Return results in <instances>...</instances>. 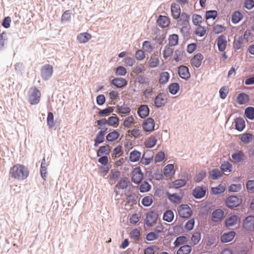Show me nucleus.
Here are the masks:
<instances>
[{
    "label": "nucleus",
    "instance_id": "1",
    "mask_svg": "<svg viewBox=\"0 0 254 254\" xmlns=\"http://www.w3.org/2000/svg\"><path fill=\"white\" fill-rule=\"evenodd\" d=\"M9 173L12 179L17 181H23L29 176V170L24 165L16 164L10 168Z\"/></svg>",
    "mask_w": 254,
    "mask_h": 254
},
{
    "label": "nucleus",
    "instance_id": "2",
    "mask_svg": "<svg viewBox=\"0 0 254 254\" xmlns=\"http://www.w3.org/2000/svg\"><path fill=\"white\" fill-rule=\"evenodd\" d=\"M41 97V91L35 86L31 87L28 92V100L32 105H37L40 103Z\"/></svg>",
    "mask_w": 254,
    "mask_h": 254
},
{
    "label": "nucleus",
    "instance_id": "3",
    "mask_svg": "<svg viewBox=\"0 0 254 254\" xmlns=\"http://www.w3.org/2000/svg\"><path fill=\"white\" fill-rule=\"evenodd\" d=\"M158 215L154 211H150L145 214L144 223L148 227H151L154 225L157 221Z\"/></svg>",
    "mask_w": 254,
    "mask_h": 254
},
{
    "label": "nucleus",
    "instance_id": "4",
    "mask_svg": "<svg viewBox=\"0 0 254 254\" xmlns=\"http://www.w3.org/2000/svg\"><path fill=\"white\" fill-rule=\"evenodd\" d=\"M53 73V67L51 64H45L41 68V76L44 80H47L50 78L52 76Z\"/></svg>",
    "mask_w": 254,
    "mask_h": 254
},
{
    "label": "nucleus",
    "instance_id": "5",
    "mask_svg": "<svg viewBox=\"0 0 254 254\" xmlns=\"http://www.w3.org/2000/svg\"><path fill=\"white\" fill-rule=\"evenodd\" d=\"M144 175L140 167H136L132 172V181L136 184H139L143 179Z\"/></svg>",
    "mask_w": 254,
    "mask_h": 254
},
{
    "label": "nucleus",
    "instance_id": "6",
    "mask_svg": "<svg viewBox=\"0 0 254 254\" xmlns=\"http://www.w3.org/2000/svg\"><path fill=\"white\" fill-rule=\"evenodd\" d=\"M179 215L183 218L189 217L192 213L190 208L187 204H182L178 208Z\"/></svg>",
    "mask_w": 254,
    "mask_h": 254
},
{
    "label": "nucleus",
    "instance_id": "7",
    "mask_svg": "<svg viewBox=\"0 0 254 254\" xmlns=\"http://www.w3.org/2000/svg\"><path fill=\"white\" fill-rule=\"evenodd\" d=\"M243 228L248 231H254V216H248L244 220Z\"/></svg>",
    "mask_w": 254,
    "mask_h": 254
},
{
    "label": "nucleus",
    "instance_id": "8",
    "mask_svg": "<svg viewBox=\"0 0 254 254\" xmlns=\"http://www.w3.org/2000/svg\"><path fill=\"white\" fill-rule=\"evenodd\" d=\"M242 203V200L236 196H230L227 198L226 203L229 208L236 207Z\"/></svg>",
    "mask_w": 254,
    "mask_h": 254
},
{
    "label": "nucleus",
    "instance_id": "9",
    "mask_svg": "<svg viewBox=\"0 0 254 254\" xmlns=\"http://www.w3.org/2000/svg\"><path fill=\"white\" fill-rule=\"evenodd\" d=\"M155 122L151 118L145 120L142 123V127L145 132H151L154 129Z\"/></svg>",
    "mask_w": 254,
    "mask_h": 254
},
{
    "label": "nucleus",
    "instance_id": "10",
    "mask_svg": "<svg viewBox=\"0 0 254 254\" xmlns=\"http://www.w3.org/2000/svg\"><path fill=\"white\" fill-rule=\"evenodd\" d=\"M167 96L164 93L159 94L154 99V104L157 107H161L165 105L167 102Z\"/></svg>",
    "mask_w": 254,
    "mask_h": 254
},
{
    "label": "nucleus",
    "instance_id": "11",
    "mask_svg": "<svg viewBox=\"0 0 254 254\" xmlns=\"http://www.w3.org/2000/svg\"><path fill=\"white\" fill-rule=\"evenodd\" d=\"M108 128L107 127L102 128L101 130L97 134L96 138L94 140V146H97L99 144L104 141V135L106 134Z\"/></svg>",
    "mask_w": 254,
    "mask_h": 254
},
{
    "label": "nucleus",
    "instance_id": "12",
    "mask_svg": "<svg viewBox=\"0 0 254 254\" xmlns=\"http://www.w3.org/2000/svg\"><path fill=\"white\" fill-rule=\"evenodd\" d=\"M178 74L181 78L188 79L190 76L189 68L185 65H181L178 67Z\"/></svg>",
    "mask_w": 254,
    "mask_h": 254
},
{
    "label": "nucleus",
    "instance_id": "13",
    "mask_svg": "<svg viewBox=\"0 0 254 254\" xmlns=\"http://www.w3.org/2000/svg\"><path fill=\"white\" fill-rule=\"evenodd\" d=\"M203 59V56L201 53H197L193 57L190 61L191 65L196 67H200Z\"/></svg>",
    "mask_w": 254,
    "mask_h": 254
},
{
    "label": "nucleus",
    "instance_id": "14",
    "mask_svg": "<svg viewBox=\"0 0 254 254\" xmlns=\"http://www.w3.org/2000/svg\"><path fill=\"white\" fill-rule=\"evenodd\" d=\"M153 153L149 151L144 153L141 159L140 163L144 165H149L153 160Z\"/></svg>",
    "mask_w": 254,
    "mask_h": 254
},
{
    "label": "nucleus",
    "instance_id": "15",
    "mask_svg": "<svg viewBox=\"0 0 254 254\" xmlns=\"http://www.w3.org/2000/svg\"><path fill=\"white\" fill-rule=\"evenodd\" d=\"M226 37L223 35L219 36L217 39V45L219 51L223 52L226 48L227 45Z\"/></svg>",
    "mask_w": 254,
    "mask_h": 254
},
{
    "label": "nucleus",
    "instance_id": "16",
    "mask_svg": "<svg viewBox=\"0 0 254 254\" xmlns=\"http://www.w3.org/2000/svg\"><path fill=\"white\" fill-rule=\"evenodd\" d=\"M232 158L235 163L243 162L246 159V156L242 151L237 150L232 154Z\"/></svg>",
    "mask_w": 254,
    "mask_h": 254
},
{
    "label": "nucleus",
    "instance_id": "17",
    "mask_svg": "<svg viewBox=\"0 0 254 254\" xmlns=\"http://www.w3.org/2000/svg\"><path fill=\"white\" fill-rule=\"evenodd\" d=\"M171 14L172 17L175 19H178L181 14V8L179 4L173 2L172 3L171 7Z\"/></svg>",
    "mask_w": 254,
    "mask_h": 254
},
{
    "label": "nucleus",
    "instance_id": "18",
    "mask_svg": "<svg viewBox=\"0 0 254 254\" xmlns=\"http://www.w3.org/2000/svg\"><path fill=\"white\" fill-rule=\"evenodd\" d=\"M177 19V23L179 25L186 26L189 22L190 15L185 12H182Z\"/></svg>",
    "mask_w": 254,
    "mask_h": 254
},
{
    "label": "nucleus",
    "instance_id": "19",
    "mask_svg": "<svg viewBox=\"0 0 254 254\" xmlns=\"http://www.w3.org/2000/svg\"><path fill=\"white\" fill-rule=\"evenodd\" d=\"M92 38L90 34L87 32L81 33L77 36V40L79 43L83 44L88 42Z\"/></svg>",
    "mask_w": 254,
    "mask_h": 254
},
{
    "label": "nucleus",
    "instance_id": "20",
    "mask_svg": "<svg viewBox=\"0 0 254 254\" xmlns=\"http://www.w3.org/2000/svg\"><path fill=\"white\" fill-rule=\"evenodd\" d=\"M240 222V218L236 215H231L225 220V224L227 227H231L235 225Z\"/></svg>",
    "mask_w": 254,
    "mask_h": 254
},
{
    "label": "nucleus",
    "instance_id": "21",
    "mask_svg": "<svg viewBox=\"0 0 254 254\" xmlns=\"http://www.w3.org/2000/svg\"><path fill=\"white\" fill-rule=\"evenodd\" d=\"M127 80L122 77L115 78L112 81V84L118 88H122L127 85Z\"/></svg>",
    "mask_w": 254,
    "mask_h": 254
},
{
    "label": "nucleus",
    "instance_id": "22",
    "mask_svg": "<svg viewBox=\"0 0 254 254\" xmlns=\"http://www.w3.org/2000/svg\"><path fill=\"white\" fill-rule=\"evenodd\" d=\"M236 233L234 231H230L224 233L221 237V240L223 243H227L231 241L234 238Z\"/></svg>",
    "mask_w": 254,
    "mask_h": 254
},
{
    "label": "nucleus",
    "instance_id": "23",
    "mask_svg": "<svg viewBox=\"0 0 254 254\" xmlns=\"http://www.w3.org/2000/svg\"><path fill=\"white\" fill-rule=\"evenodd\" d=\"M149 109L147 105H142L140 106L137 111L138 116L142 118H144L149 115Z\"/></svg>",
    "mask_w": 254,
    "mask_h": 254
},
{
    "label": "nucleus",
    "instance_id": "24",
    "mask_svg": "<svg viewBox=\"0 0 254 254\" xmlns=\"http://www.w3.org/2000/svg\"><path fill=\"white\" fill-rule=\"evenodd\" d=\"M224 212L221 209L214 210L212 214V220L214 222H218L223 217Z\"/></svg>",
    "mask_w": 254,
    "mask_h": 254
},
{
    "label": "nucleus",
    "instance_id": "25",
    "mask_svg": "<svg viewBox=\"0 0 254 254\" xmlns=\"http://www.w3.org/2000/svg\"><path fill=\"white\" fill-rule=\"evenodd\" d=\"M174 167L173 164H168L164 168V174L167 178H170L175 174Z\"/></svg>",
    "mask_w": 254,
    "mask_h": 254
},
{
    "label": "nucleus",
    "instance_id": "26",
    "mask_svg": "<svg viewBox=\"0 0 254 254\" xmlns=\"http://www.w3.org/2000/svg\"><path fill=\"white\" fill-rule=\"evenodd\" d=\"M241 141L244 144H248L254 140V135L250 133H245L241 135Z\"/></svg>",
    "mask_w": 254,
    "mask_h": 254
},
{
    "label": "nucleus",
    "instance_id": "27",
    "mask_svg": "<svg viewBox=\"0 0 254 254\" xmlns=\"http://www.w3.org/2000/svg\"><path fill=\"white\" fill-rule=\"evenodd\" d=\"M249 100V95L244 92L239 94L237 97V102L239 105L245 104Z\"/></svg>",
    "mask_w": 254,
    "mask_h": 254
},
{
    "label": "nucleus",
    "instance_id": "28",
    "mask_svg": "<svg viewBox=\"0 0 254 254\" xmlns=\"http://www.w3.org/2000/svg\"><path fill=\"white\" fill-rule=\"evenodd\" d=\"M206 190L202 187H196L193 190V195L195 198H200L205 194Z\"/></svg>",
    "mask_w": 254,
    "mask_h": 254
},
{
    "label": "nucleus",
    "instance_id": "29",
    "mask_svg": "<svg viewBox=\"0 0 254 254\" xmlns=\"http://www.w3.org/2000/svg\"><path fill=\"white\" fill-rule=\"evenodd\" d=\"M48 166V164L46 163V159L44 157L43 158L41 164V167H40V174L41 175V177L45 180L47 177V167Z\"/></svg>",
    "mask_w": 254,
    "mask_h": 254
},
{
    "label": "nucleus",
    "instance_id": "30",
    "mask_svg": "<svg viewBox=\"0 0 254 254\" xmlns=\"http://www.w3.org/2000/svg\"><path fill=\"white\" fill-rule=\"evenodd\" d=\"M157 23L162 27H167L170 24V19L167 16L160 15L157 20Z\"/></svg>",
    "mask_w": 254,
    "mask_h": 254
},
{
    "label": "nucleus",
    "instance_id": "31",
    "mask_svg": "<svg viewBox=\"0 0 254 254\" xmlns=\"http://www.w3.org/2000/svg\"><path fill=\"white\" fill-rule=\"evenodd\" d=\"M120 135V134L118 131L114 130L107 135L106 139L109 142H114L118 139Z\"/></svg>",
    "mask_w": 254,
    "mask_h": 254
},
{
    "label": "nucleus",
    "instance_id": "32",
    "mask_svg": "<svg viewBox=\"0 0 254 254\" xmlns=\"http://www.w3.org/2000/svg\"><path fill=\"white\" fill-rule=\"evenodd\" d=\"M129 183V181L127 178H123L120 180L116 187L119 189H125L127 187Z\"/></svg>",
    "mask_w": 254,
    "mask_h": 254
},
{
    "label": "nucleus",
    "instance_id": "33",
    "mask_svg": "<svg viewBox=\"0 0 254 254\" xmlns=\"http://www.w3.org/2000/svg\"><path fill=\"white\" fill-rule=\"evenodd\" d=\"M141 157V152L134 150L129 154V160L132 162H136L138 161Z\"/></svg>",
    "mask_w": 254,
    "mask_h": 254
},
{
    "label": "nucleus",
    "instance_id": "34",
    "mask_svg": "<svg viewBox=\"0 0 254 254\" xmlns=\"http://www.w3.org/2000/svg\"><path fill=\"white\" fill-rule=\"evenodd\" d=\"M111 151L110 146L109 145H104L100 147L97 151V156H100L102 154L109 155Z\"/></svg>",
    "mask_w": 254,
    "mask_h": 254
},
{
    "label": "nucleus",
    "instance_id": "35",
    "mask_svg": "<svg viewBox=\"0 0 254 254\" xmlns=\"http://www.w3.org/2000/svg\"><path fill=\"white\" fill-rule=\"evenodd\" d=\"M236 129L239 131H242L245 127V123L244 120L241 118H237L235 120Z\"/></svg>",
    "mask_w": 254,
    "mask_h": 254
},
{
    "label": "nucleus",
    "instance_id": "36",
    "mask_svg": "<svg viewBox=\"0 0 254 254\" xmlns=\"http://www.w3.org/2000/svg\"><path fill=\"white\" fill-rule=\"evenodd\" d=\"M170 78V74L168 72L164 71L160 73L159 82L161 84H165L168 82Z\"/></svg>",
    "mask_w": 254,
    "mask_h": 254
},
{
    "label": "nucleus",
    "instance_id": "37",
    "mask_svg": "<svg viewBox=\"0 0 254 254\" xmlns=\"http://www.w3.org/2000/svg\"><path fill=\"white\" fill-rule=\"evenodd\" d=\"M191 247L188 245L181 247L177 251V254H189L191 251Z\"/></svg>",
    "mask_w": 254,
    "mask_h": 254
},
{
    "label": "nucleus",
    "instance_id": "38",
    "mask_svg": "<svg viewBox=\"0 0 254 254\" xmlns=\"http://www.w3.org/2000/svg\"><path fill=\"white\" fill-rule=\"evenodd\" d=\"M117 109L119 114L128 115L131 111L130 108L125 105L118 106Z\"/></svg>",
    "mask_w": 254,
    "mask_h": 254
},
{
    "label": "nucleus",
    "instance_id": "39",
    "mask_svg": "<svg viewBox=\"0 0 254 254\" xmlns=\"http://www.w3.org/2000/svg\"><path fill=\"white\" fill-rule=\"evenodd\" d=\"M167 195L169 199L172 202L175 203H179L181 202L182 198L177 194H171L169 192H167Z\"/></svg>",
    "mask_w": 254,
    "mask_h": 254
},
{
    "label": "nucleus",
    "instance_id": "40",
    "mask_svg": "<svg viewBox=\"0 0 254 254\" xmlns=\"http://www.w3.org/2000/svg\"><path fill=\"white\" fill-rule=\"evenodd\" d=\"M210 178L216 180L222 176V173L218 169H214L209 172Z\"/></svg>",
    "mask_w": 254,
    "mask_h": 254
},
{
    "label": "nucleus",
    "instance_id": "41",
    "mask_svg": "<svg viewBox=\"0 0 254 254\" xmlns=\"http://www.w3.org/2000/svg\"><path fill=\"white\" fill-rule=\"evenodd\" d=\"M225 186L222 184H220L216 187L211 188V192L213 194H218L223 192L225 190Z\"/></svg>",
    "mask_w": 254,
    "mask_h": 254
},
{
    "label": "nucleus",
    "instance_id": "42",
    "mask_svg": "<svg viewBox=\"0 0 254 254\" xmlns=\"http://www.w3.org/2000/svg\"><path fill=\"white\" fill-rule=\"evenodd\" d=\"M174 217V214L173 212L171 210H167L165 211L163 215V220L168 222H171Z\"/></svg>",
    "mask_w": 254,
    "mask_h": 254
},
{
    "label": "nucleus",
    "instance_id": "43",
    "mask_svg": "<svg viewBox=\"0 0 254 254\" xmlns=\"http://www.w3.org/2000/svg\"><path fill=\"white\" fill-rule=\"evenodd\" d=\"M107 120L108 125L113 127L117 126L119 122V119L117 116H111Z\"/></svg>",
    "mask_w": 254,
    "mask_h": 254
},
{
    "label": "nucleus",
    "instance_id": "44",
    "mask_svg": "<svg viewBox=\"0 0 254 254\" xmlns=\"http://www.w3.org/2000/svg\"><path fill=\"white\" fill-rule=\"evenodd\" d=\"M134 122L135 120L132 116H128L125 119L123 126L126 127H130Z\"/></svg>",
    "mask_w": 254,
    "mask_h": 254
},
{
    "label": "nucleus",
    "instance_id": "45",
    "mask_svg": "<svg viewBox=\"0 0 254 254\" xmlns=\"http://www.w3.org/2000/svg\"><path fill=\"white\" fill-rule=\"evenodd\" d=\"M179 36L177 34H172L169 37V45L174 46L178 44Z\"/></svg>",
    "mask_w": 254,
    "mask_h": 254
},
{
    "label": "nucleus",
    "instance_id": "46",
    "mask_svg": "<svg viewBox=\"0 0 254 254\" xmlns=\"http://www.w3.org/2000/svg\"><path fill=\"white\" fill-rule=\"evenodd\" d=\"M168 88L172 94L175 95L179 90L180 85L178 83H173L169 86Z\"/></svg>",
    "mask_w": 254,
    "mask_h": 254
},
{
    "label": "nucleus",
    "instance_id": "47",
    "mask_svg": "<svg viewBox=\"0 0 254 254\" xmlns=\"http://www.w3.org/2000/svg\"><path fill=\"white\" fill-rule=\"evenodd\" d=\"M157 142V139L154 137L148 138L145 142V146L147 148H152L154 147Z\"/></svg>",
    "mask_w": 254,
    "mask_h": 254
},
{
    "label": "nucleus",
    "instance_id": "48",
    "mask_svg": "<svg viewBox=\"0 0 254 254\" xmlns=\"http://www.w3.org/2000/svg\"><path fill=\"white\" fill-rule=\"evenodd\" d=\"M188 239L186 236H180L177 238L174 243V245L176 247H177L186 243Z\"/></svg>",
    "mask_w": 254,
    "mask_h": 254
},
{
    "label": "nucleus",
    "instance_id": "49",
    "mask_svg": "<svg viewBox=\"0 0 254 254\" xmlns=\"http://www.w3.org/2000/svg\"><path fill=\"white\" fill-rule=\"evenodd\" d=\"M246 116L250 120L254 119V108L252 107H248L245 111Z\"/></svg>",
    "mask_w": 254,
    "mask_h": 254
},
{
    "label": "nucleus",
    "instance_id": "50",
    "mask_svg": "<svg viewBox=\"0 0 254 254\" xmlns=\"http://www.w3.org/2000/svg\"><path fill=\"white\" fill-rule=\"evenodd\" d=\"M143 49L148 53H151L154 49V46L151 43L148 41H145L142 44Z\"/></svg>",
    "mask_w": 254,
    "mask_h": 254
},
{
    "label": "nucleus",
    "instance_id": "51",
    "mask_svg": "<svg viewBox=\"0 0 254 254\" xmlns=\"http://www.w3.org/2000/svg\"><path fill=\"white\" fill-rule=\"evenodd\" d=\"M243 18V15L239 11H235L232 16V21L234 23H238Z\"/></svg>",
    "mask_w": 254,
    "mask_h": 254
},
{
    "label": "nucleus",
    "instance_id": "52",
    "mask_svg": "<svg viewBox=\"0 0 254 254\" xmlns=\"http://www.w3.org/2000/svg\"><path fill=\"white\" fill-rule=\"evenodd\" d=\"M47 125L50 128H52L54 126V118L53 113L49 112L47 116Z\"/></svg>",
    "mask_w": 254,
    "mask_h": 254
},
{
    "label": "nucleus",
    "instance_id": "53",
    "mask_svg": "<svg viewBox=\"0 0 254 254\" xmlns=\"http://www.w3.org/2000/svg\"><path fill=\"white\" fill-rule=\"evenodd\" d=\"M173 50L169 46H166L163 51L162 54L165 59L170 57L173 54Z\"/></svg>",
    "mask_w": 254,
    "mask_h": 254
},
{
    "label": "nucleus",
    "instance_id": "54",
    "mask_svg": "<svg viewBox=\"0 0 254 254\" xmlns=\"http://www.w3.org/2000/svg\"><path fill=\"white\" fill-rule=\"evenodd\" d=\"M221 169L224 172H230L232 171V165L229 162H224L221 165Z\"/></svg>",
    "mask_w": 254,
    "mask_h": 254
},
{
    "label": "nucleus",
    "instance_id": "55",
    "mask_svg": "<svg viewBox=\"0 0 254 254\" xmlns=\"http://www.w3.org/2000/svg\"><path fill=\"white\" fill-rule=\"evenodd\" d=\"M140 214H133L129 218V222L132 224H135L140 220Z\"/></svg>",
    "mask_w": 254,
    "mask_h": 254
},
{
    "label": "nucleus",
    "instance_id": "56",
    "mask_svg": "<svg viewBox=\"0 0 254 254\" xmlns=\"http://www.w3.org/2000/svg\"><path fill=\"white\" fill-rule=\"evenodd\" d=\"M186 184V181L185 180L180 179L173 182V187L177 189L184 186Z\"/></svg>",
    "mask_w": 254,
    "mask_h": 254
},
{
    "label": "nucleus",
    "instance_id": "57",
    "mask_svg": "<svg viewBox=\"0 0 254 254\" xmlns=\"http://www.w3.org/2000/svg\"><path fill=\"white\" fill-rule=\"evenodd\" d=\"M121 175V172L118 170H113L111 171L109 177L110 180L114 181Z\"/></svg>",
    "mask_w": 254,
    "mask_h": 254
},
{
    "label": "nucleus",
    "instance_id": "58",
    "mask_svg": "<svg viewBox=\"0 0 254 254\" xmlns=\"http://www.w3.org/2000/svg\"><path fill=\"white\" fill-rule=\"evenodd\" d=\"M149 66L152 68L157 67L159 64V60L158 58L151 57L149 60Z\"/></svg>",
    "mask_w": 254,
    "mask_h": 254
},
{
    "label": "nucleus",
    "instance_id": "59",
    "mask_svg": "<svg viewBox=\"0 0 254 254\" xmlns=\"http://www.w3.org/2000/svg\"><path fill=\"white\" fill-rule=\"evenodd\" d=\"M71 18V12L70 10H67L65 11L62 15L61 21L62 22H66L69 21Z\"/></svg>",
    "mask_w": 254,
    "mask_h": 254
},
{
    "label": "nucleus",
    "instance_id": "60",
    "mask_svg": "<svg viewBox=\"0 0 254 254\" xmlns=\"http://www.w3.org/2000/svg\"><path fill=\"white\" fill-rule=\"evenodd\" d=\"M201 235L200 233L199 232H196L193 233L191 238V240L193 245L197 244L200 240Z\"/></svg>",
    "mask_w": 254,
    "mask_h": 254
},
{
    "label": "nucleus",
    "instance_id": "61",
    "mask_svg": "<svg viewBox=\"0 0 254 254\" xmlns=\"http://www.w3.org/2000/svg\"><path fill=\"white\" fill-rule=\"evenodd\" d=\"M243 40L242 37H239L238 39L235 40L234 41V47L236 50H239L242 48Z\"/></svg>",
    "mask_w": 254,
    "mask_h": 254
},
{
    "label": "nucleus",
    "instance_id": "62",
    "mask_svg": "<svg viewBox=\"0 0 254 254\" xmlns=\"http://www.w3.org/2000/svg\"><path fill=\"white\" fill-rule=\"evenodd\" d=\"M229 92L228 87L223 86L219 90L220 97L221 99H224L227 96Z\"/></svg>",
    "mask_w": 254,
    "mask_h": 254
},
{
    "label": "nucleus",
    "instance_id": "63",
    "mask_svg": "<svg viewBox=\"0 0 254 254\" xmlns=\"http://www.w3.org/2000/svg\"><path fill=\"white\" fill-rule=\"evenodd\" d=\"M150 189V185L147 182H143L140 186L139 190L140 192H145L149 190Z\"/></svg>",
    "mask_w": 254,
    "mask_h": 254
},
{
    "label": "nucleus",
    "instance_id": "64",
    "mask_svg": "<svg viewBox=\"0 0 254 254\" xmlns=\"http://www.w3.org/2000/svg\"><path fill=\"white\" fill-rule=\"evenodd\" d=\"M126 68L123 66H119L116 68V74L117 75L124 76L127 74Z\"/></svg>",
    "mask_w": 254,
    "mask_h": 254
}]
</instances>
